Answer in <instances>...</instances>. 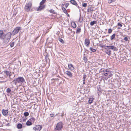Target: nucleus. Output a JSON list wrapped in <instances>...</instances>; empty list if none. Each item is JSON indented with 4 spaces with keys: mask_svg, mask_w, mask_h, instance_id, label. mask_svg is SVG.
Wrapping results in <instances>:
<instances>
[{
    "mask_svg": "<svg viewBox=\"0 0 131 131\" xmlns=\"http://www.w3.org/2000/svg\"><path fill=\"white\" fill-rule=\"evenodd\" d=\"M45 5H40L39 7L37 9V11H41L45 7Z\"/></svg>",
    "mask_w": 131,
    "mask_h": 131,
    "instance_id": "15",
    "label": "nucleus"
},
{
    "mask_svg": "<svg viewBox=\"0 0 131 131\" xmlns=\"http://www.w3.org/2000/svg\"><path fill=\"white\" fill-rule=\"evenodd\" d=\"M65 73L70 78H71L72 77V73L69 71H67L65 72Z\"/></svg>",
    "mask_w": 131,
    "mask_h": 131,
    "instance_id": "13",
    "label": "nucleus"
},
{
    "mask_svg": "<svg viewBox=\"0 0 131 131\" xmlns=\"http://www.w3.org/2000/svg\"><path fill=\"white\" fill-rule=\"evenodd\" d=\"M116 34H113L111 36V40H112L115 38V36Z\"/></svg>",
    "mask_w": 131,
    "mask_h": 131,
    "instance_id": "29",
    "label": "nucleus"
},
{
    "mask_svg": "<svg viewBox=\"0 0 131 131\" xmlns=\"http://www.w3.org/2000/svg\"><path fill=\"white\" fill-rule=\"evenodd\" d=\"M94 98L93 99L92 98H89V103L90 104H91L93 102V100Z\"/></svg>",
    "mask_w": 131,
    "mask_h": 131,
    "instance_id": "20",
    "label": "nucleus"
},
{
    "mask_svg": "<svg viewBox=\"0 0 131 131\" xmlns=\"http://www.w3.org/2000/svg\"><path fill=\"white\" fill-rule=\"evenodd\" d=\"M70 2L72 4L76 6L79 9L80 7L78 5L77 3L74 0H71L70 1Z\"/></svg>",
    "mask_w": 131,
    "mask_h": 131,
    "instance_id": "12",
    "label": "nucleus"
},
{
    "mask_svg": "<svg viewBox=\"0 0 131 131\" xmlns=\"http://www.w3.org/2000/svg\"><path fill=\"white\" fill-rule=\"evenodd\" d=\"M71 26L73 28H75L76 27V25L74 22H72L71 23Z\"/></svg>",
    "mask_w": 131,
    "mask_h": 131,
    "instance_id": "22",
    "label": "nucleus"
},
{
    "mask_svg": "<svg viewBox=\"0 0 131 131\" xmlns=\"http://www.w3.org/2000/svg\"><path fill=\"white\" fill-rule=\"evenodd\" d=\"M42 128V127L40 125H37L33 128V129L35 131H40Z\"/></svg>",
    "mask_w": 131,
    "mask_h": 131,
    "instance_id": "7",
    "label": "nucleus"
},
{
    "mask_svg": "<svg viewBox=\"0 0 131 131\" xmlns=\"http://www.w3.org/2000/svg\"><path fill=\"white\" fill-rule=\"evenodd\" d=\"M4 72L7 76H9V77L10 78V77L11 75V73L10 72L7 71H4Z\"/></svg>",
    "mask_w": 131,
    "mask_h": 131,
    "instance_id": "18",
    "label": "nucleus"
},
{
    "mask_svg": "<svg viewBox=\"0 0 131 131\" xmlns=\"http://www.w3.org/2000/svg\"><path fill=\"white\" fill-rule=\"evenodd\" d=\"M64 115V113H62L61 114V116H63Z\"/></svg>",
    "mask_w": 131,
    "mask_h": 131,
    "instance_id": "46",
    "label": "nucleus"
},
{
    "mask_svg": "<svg viewBox=\"0 0 131 131\" xmlns=\"http://www.w3.org/2000/svg\"><path fill=\"white\" fill-rule=\"evenodd\" d=\"M110 49L108 48H105V52L109 56L111 55V51Z\"/></svg>",
    "mask_w": 131,
    "mask_h": 131,
    "instance_id": "17",
    "label": "nucleus"
},
{
    "mask_svg": "<svg viewBox=\"0 0 131 131\" xmlns=\"http://www.w3.org/2000/svg\"><path fill=\"white\" fill-rule=\"evenodd\" d=\"M62 10H63V12L65 14H67V10L65 9V8L64 7L62 8Z\"/></svg>",
    "mask_w": 131,
    "mask_h": 131,
    "instance_id": "28",
    "label": "nucleus"
},
{
    "mask_svg": "<svg viewBox=\"0 0 131 131\" xmlns=\"http://www.w3.org/2000/svg\"><path fill=\"white\" fill-rule=\"evenodd\" d=\"M32 123L29 120L26 123V125L27 126H30L31 125Z\"/></svg>",
    "mask_w": 131,
    "mask_h": 131,
    "instance_id": "23",
    "label": "nucleus"
},
{
    "mask_svg": "<svg viewBox=\"0 0 131 131\" xmlns=\"http://www.w3.org/2000/svg\"><path fill=\"white\" fill-rule=\"evenodd\" d=\"M32 5V3L31 2H29L26 4L25 7V9L27 12L29 11Z\"/></svg>",
    "mask_w": 131,
    "mask_h": 131,
    "instance_id": "5",
    "label": "nucleus"
},
{
    "mask_svg": "<svg viewBox=\"0 0 131 131\" xmlns=\"http://www.w3.org/2000/svg\"><path fill=\"white\" fill-rule=\"evenodd\" d=\"M118 26H120L121 27L122 26V25L120 23H118Z\"/></svg>",
    "mask_w": 131,
    "mask_h": 131,
    "instance_id": "45",
    "label": "nucleus"
},
{
    "mask_svg": "<svg viewBox=\"0 0 131 131\" xmlns=\"http://www.w3.org/2000/svg\"><path fill=\"white\" fill-rule=\"evenodd\" d=\"M83 84H85V81L86 80V75L84 74L83 75Z\"/></svg>",
    "mask_w": 131,
    "mask_h": 131,
    "instance_id": "21",
    "label": "nucleus"
},
{
    "mask_svg": "<svg viewBox=\"0 0 131 131\" xmlns=\"http://www.w3.org/2000/svg\"><path fill=\"white\" fill-rule=\"evenodd\" d=\"M90 49L93 52H95L96 51L95 49H93L91 47H90Z\"/></svg>",
    "mask_w": 131,
    "mask_h": 131,
    "instance_id": "32",
    "label": "nucleus"
},
{
    "mask_svg": "<svg viewBox=\"0 0 131 131\" xmlns=\"http://www.w3.org/2000/svg\"><path fill=\"white\" fill-rule=\"evenodd\" d=\"M92 10L91 9V8H89L88 9V12H90L92 11Z\"/></svg>",
    "mask_w": 131,
    "mask_h": 131,
    "instance_id": "41",
    "label": "nucleus"
},
{
    "mask_svg": "<svg viewBox=\"0 0 131 131\" xmlns=\"http://www.w3.org/2000/svg\"><path fill=\"white\" fill-rule=\"evenodd\" d=\"M24 115L25 116L27 117L29 115V113L27 112H25L24 114Z\"/></svg>",
    "mask_w": 131,
    "mask_h": 131,
    "instance_id": "33",
    "label": "nucleus"
},
{
    "mask_svg": "<svg viewBox=\"0 0 131 131\" xmlns=\"http://www.w3.org/2000/svg\"><path fill=\"white\" fill-rule=\"evenodd\" d=\"M62 128V124L61 122L57 123L55 129L57 131H60Z\"/></svg>",
    "mask_w": 131,
    "mask_h": 131,
    "instance_id": "4",
    "label": "nucleus"
},
{
    "mask_svg": "<svg viewBox=\"0 0 131 131\" xmlns=\"http://www.w3.org/2000/svg\"><path fill=\"white\" fill-rule=\"evenodd\" d=\"M6 91L8 93H10L11 92V90L10 89L8 88L7 89Z\"/></svg>",
    "mask_w": 131,
    "mask_h": 131,
    "instance_id": "36",
    "label": "nucleus"
},
{
    "mask_svg": "<svg viewBox=\"0 0 131 131\" xmlns=\"http://www.w3.org/2000/svg\"><path fill=\"white\" fill-rule=\"evenodd\" d=\"M15 42H13L10 43V46L11 48L13 47H14Z\"/></svg>",
    "mask_w": 131,
    "mask_h": 131,
    "instance_id": "35",
    "label": "nucleus"
},
{
    "mask_svg": "<svg viewBox=\"0 0 131 131\" xmlns=\"http://www.w3.org/2000/svg\"><path fill=\"white\" fill-rule=\"evenodd\" d=\"M102 74L105 76H108V78H110L112 75V72L108 69H102Z\"/></svg>",
    "mask_w": 131,
    "mask_h": 131,
    "instance_id": "2",
    "label": "nucleus"
},
{
    "mask_svg": "<svg viewBox=\"0 0 131 131\" xmlns=\"http://www.w3.org/2000/svg\"><path fill=\"white\" fill-rule=\"evenodd\" d=\"M67 14H68V16H69V15L68 14V13H67Z\"/></svg>",
    "mask_w": 131,
    "mask_h": 131,
    "instance_id": "47",
    "label": "nucleus"
},
{
    "mask_svg": "<svg viewBox=\"0 0 131 131\" xmlns=\"http://www.w3.org/2000/svg\"><path fill=\"white\" fill-rule=\"evenodd\" d=\"M112 32V30L111 29H109L108 30V33L109 34L111 33Z\"/></svg>",
    "mask_w": 131,
    "mask_h": 131,
    "instance_id": "39",
    "label": "nucleus"
},
{
    "mask_svg": "<svg viewBox=\"0 0 131 131\" xmlns=\"http://www.w3.org/2000/svg\"><path fill=\"white\" fill-rule=\"evenodd\" d=\"M69 5V3H66L65 4V7H66V8H67V7Z\"/></svg>",
    "mask_w": 131,
    "mask_h": 131,
    "instance_id": "44",
    "label": "nucleus"
},
{
    "mask_svg": "<svg viewBox=\"0 0 131 131\" xmlns=\"http://www.w3.org/2000/svg\"><path fill=\"white\" fill-rule=\"evenodd\" d=\"M116 0H108V3H111L112 2H114Z\"/></svg>",
    "mask_w": 131,
    "mask_h": 131,
    "instance_id": "34",
    "label": "nucleus"
},
{
    "mask_svg": "<svg viewBox=\"0 0 131 131\" xmlns=\"http://www.w3.org/2000/svg\"><path fill=\"white\" fill-rule=\"evenodd\" d=\"M96 24V21H92L90 23V25L91 26H93L94 24Z\"/></svg>",
    "mask_w": 131,
    "mask_h": 131,
    "instance_id": "25",
    "label": "nucleus"
},
{
    "mask_svg": "<svg viewBox=\"0 0 131 131\" xmlns=\"http://www.w3.org/2000/svg\"><path fill=\"white\" fill-rule=\"evenodd\" d=\"M54 115V113H53L51 114H50V116L51 117H53Z\"/></svg>",
    "mask_w": 131,
    "mask_h": 131,
    "instance_id": "42",
    "label": "nucleus"
},
{
    "mask_svg": "<svg viewBox=\"0 0 131 131\" xmlns=\"http://www.w3.org/2000/svg\"><path fill=\"white\" fill-rule=\"evenodd\" d=\"M124 39L125 41H129L128 40V38L127 37H125Z\"/></svg>",
    "mask_w": 131,
    "mask_h": 131,
    "instance_id": "37",
    "label": "nucleus"
},
{
    "mask_svg": "<svg viewBox=\"0 0 131 131\" xmlns=\"http://www.w3.org/2000/svg\"><path fill=\"white\" fill-rule=\"evenodd\" d=\"M14 82V83L16 85L17 83L21 84L23 82H25L24 79L22 77H19L18 78L14 79L13 81Z\"/></svg>",
    "mask_w": 131,
    "mask_h": 131,
    "instance_id": "3",
    "label": "nucleus"
},
{
    "mask_svg": "<svg viewBox=\"0 0 131 131\" xmlns=\"http://www.w3.org/2000/svg\"><path fill=\"white\" fill-rule=\"evenodd\" d=\"M3 114L5 116H7L8 114V110L3 109L2 111Z\"/></svg>",
    "mask_w": 131,
    "mask_h": 131,
    "instance_id": "9",
    "label": "nucleus"
},
{
    "mask_svg": "<svg viewBox=\"0 0 131 131\" xmlns=\"http://www.w3.org/2000/svg\"><path fill=\"white\" fill-rule=\"evenodd\" d=\"M21 29L20 27H16L13 31L12 34L13 35H15L17 34L19 31Z\"/></svg>",
    "mask_w": 131,
    "mask_h": 131,
    "instance_id": "6",
    "label": "nucleus"
},
{
    "mask_svg": "<svg viewBox=\"0 0 131 131\" xmlns=\"http://www.w3.org/2000/svg\"><path fill=\"white\" fill-rule=\"evenodd\" d=\"M81 31V28H78L76 31V33H80Z\"/></svg>",
    "mask_w": 131,
    "mask_h": 131,
    "instance_id": "31",
    "label": "nucleus"
},
{
    "mask_svg": "<svg viewBox=\"0 0 131 131\" xmlns=\"http://www.w3.org/2000/svg\"><path fill=\"white\" fill-rule=\"evenodd\" d=\"M22 127V125L20 123L18 124L17 125V128L18 129H21Z\"/></svg>",
    "mask_w": 131,
    "mask_h": 131,
    "instance_id": "24",
    "label": "nucleus"
},
{
    "mask_svg": "<svg viewBox=\"0 0 131 131\" xmlns=\"http://www.w3.org/2000/svg\"><path fill=\"white\" fill-rule=\"evenodd\" d=\"M5 34H4L3 30H0V39H3Z\"/></svg>",
    "mask_w": 131,
    "mask_h": 131,
    "instance_id": "16",
    "label": "nucleus"
},
{
    "mask_svg": "<svg viewBox=\"0 0 131 131\" xmlns=\"http://www.w3.org/2000/svg\"><path fill=\"white\" fill-rule=\"evenodd\" d=\"M49 12L53 14H56V12L55 11L53 10L52 9H51L49 10Z\"/></svg>",
    "mask_w": 131,
    "mask_h": 131,
    "instance_id": "30",
    "label": "nucleus"
},
{
    "mask_svg": "<svg viewBox=\"0 0 131 131\" xmlns=\"http://www.w3.org/2000/svg\"><path fill=\"white\" fill-rule=\"evenodd\" d=\"M68 66L69 69L71 71H73L74 70L75 68L72 64H68Z\"/></svg>",
    "mask_w": 131,
    "mask_h": 131,
    "instance_id": "11",
    "label": "nucleus"
},
{
    "mask_svg": "<svg viewBox=\"0 0 131 131\" xmlns=\"http://www.w3.org/2000/svg\"><path fill=\"white\" fill-rule=\"evenodd\" d=\"M59 41L62 43H64V41L62 39L59 38Z\"/></svg>",
    "mask_w": 131,
    "mask_h": 131,
    "instance_id": "38",
    "label": "nucleus"
},
{
    "mask_svg": "<svg viewBox=\"0 0 131 131\" xmlns=\"http://www.w3.org/2000/svg\"><path fill=\"white\" fill-rule=\"evenodd\" d=\"M106 47L108 48V49L113 50L115 51H116L117 50V49L116 47L114 46H106Z\"/></svg>",
    "mask_w": 131,
    "mask_h": 131,
    "instance_id": "8",
    "label": "nucleus"
},
{
    "mask_svg": "<svg viewBox=\"0 0 131 131\" xmlns=\"http://www.w3.org/2000/svg\"><path fill=\"white\" fill-rule=\"evenodd\" d=\"M82 6L84 7H86L87 6V4L85 3H83L82 4Z\"/></svg>",
    "mask_w": 131,
    "mask_h": 131,
    "instance_id": "40",
    "label": "nucleus"
},
{
    "mask_svg": "<svg viewBox=\"0 0 131 131\" xmlns=\"http://www.w3.org/2000/svg\"><path fill=\"white\" fill-rule=\"evenodd\" d=\"M97 93L99 95H100L101 94L102 90L100 86H98L97 88Z\"/></svg>",
    "mask_w": 131,
    "mask_h": 131,
    "instance_id": "14",
    "label": "nucleus"
},
{
    "mask_svg": "<svg viewBox=\"0 0 131 131\" xmlns=\"http://www.w3.org/2000/svg\"><path fill=\"white\" fill-rule=\"evenodd\" d=\"M35 120V118H34V117H32L28 120L30 121L33 124L34 123Z\"/></svg>",
    "mask_w": 131,
    "mask_h": 131,
    "instance_id": "19",
    "label": "nucleus"
},
{
    "mask_svg": "<svg viewBox=\"0 0 131 131\" xmlns=\"http://www.w3.org/2000/svg\"><path fill=\"white\" fill-rule=\"evenodd\" d=\"M83 20V17L81 16V15H80V17L79 20V21L80 23L82 22Z\"/></svg>",
    "mask_w": 131,
    "mask_h": 131,
    "instance_id": "27",
    "label": "nucleus"
},
{
    "mask_svg": "<svg viewBox=\"0 0 131 131\" xmlns=\"http://www.w3.org/2000/svg\"><path fill=\"white\" fill-rule=\"evenodd\" d=\"M11 33L9 32L5 34L3 39H2L3 43H6L9 41L11 36Z\"/></svg>",
    "mask_w": 131,
    "mask_h": 131,
    "instance_id": "1",
    "label": "nucleus"
},
{
    "mask_svg": "<svg viewBox=\"0 0 131 131\" xmlns=\"http://www.w3.org/2000/svg\"><path fill=\"white\" fill-rule=\"evenodd\" d=\"M90 43V41L88 39H86L85 40V44L86 46L88 47L89 46V45Z\"/></svg>",
    "mask_w": 131,
    "mask_h": 131,
    "instance_id": "10",
    "label": "nucleus"
},
{
    "mask_svg": "<svg viewBox=\"0 0 131 131\" xmlns=\"http://www.w3.org/2000/svg\"><path fill=\"white\" fill-rule=\"evenodd\" d=\"M83 60L85 61V62H86L87 61V59L85 57H84L83 58Z\"/></svg>",
    "mask_w": 131,
    "mask_h": 131,
    "instance_id": "43",
    "label": "nucleus"
},
{
    "mask_svg": "<svg viewBox=\"0 0 131 131\" xmlns=\"http://www.w3.org/2000/svg\"><path fill=\"white\" fill-rule=\"evenodd\" d=\"M46 0H42V1L40 3V5H43V4L45 3Z\"/></svg>",
    "mask_w": 131,
    "mask_h": 131,
    "instance_id": "26",
    "label": "nucleus"
}]
</instances>
